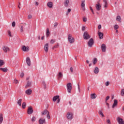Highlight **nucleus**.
<instances>
[{"label": "nucleus", "instance_id": "2f4dec72", "mask_svg": "<svg viewBox=\"0 0 124 124\" xmlns=\"http://www.w3.org/2000/svg\"><path fill=\"white\" fill-rule=\"evenodd\" d=\"M99 114L100 115V116H101L102 117H105L104 116V114H103V112H102V110H100L99 111Z\"/></svg>", "mask_w": 124, "mask_h": 124}, {"label": "nucleus", "instance_id": "20e7f679", "mask_svg": "<svg viewBox=\"0 0 124 124\" xmlns=\"http://www.w3.org/2000/svg\"><path fill=\"white\" fill-rule=\"evenodd\" d=\"M93 43H94L93 42V39L91 38L88 42V46L89 47H93Z\"/></svg>", "mask_w": 124, "mask_h": 124}, {"label": "nucleus", "instance_id": "b1692460", "mask_svg": "<svg viewBox=\"0 0 124 124\" xmlns=\"http://www.w3.org/2000/svg\"><path fill=\"white\" fill-rule=\"evenodd\" d=\"M98 72H99V69L98 68V67H95L94 70V73H95V74H97Z\"/></svg>", "mask_w": 124, "mask_h": 124}, {"label": "nucleus", "instance_id": "ea45409f", "mask_svg": "<svg viewBox=\"0 0 124 124\" xmlns=\"http://www.w3.org/2000/svg\"><path fill=\"white\" fill-rule=\"evenodd\" d=\"M114 30H118L119 29V26L118 25H115L114 27Z\"/></svg>", "mask_w": 124, "mask_h": 124}, {"label": "nucleus", "instance_id": "4c0bfd02", "mask_svg": "<svg viewBox=\"0 0 124 124\" xmlns=\"http://www.w3.org/2000/svg\"><path fill=\"white\" fill-rule=\"evenodd\" d=\"M121 95L122 96H124V89H122L121 91Z\"/></svg>", "mask_w": 124, "mask_h": 124}, {"label": "nucleus", "instance_id": "0eeeda50", "mask_svg": "<svg viewBox=\"0 0 124 124\" xmlns=\"http://www.w3.org/2000/svg\"><path fill=\"white\" fill-rule=\"evenodd\" d=\"M68 120H72L73 119V113L68 112L66 116Z\"/></svg>", "mask_w": 124, "mask_h": 124}, {"label": "nucleus", "instance_id": "4d7b16f0", "mask_svg": "<svg viewBox=\"0 0 124 124\" xmlns=\"http://www.w3.org/2000/svg\"><path fill=\"white\" fill-rule=\"evenodd\" d=\"M107 123L108 124H111V121L109 119L107 120Z\"/></svg>", "mask_w": 124, "mask_h": 124}, {"label": "nucleus", "instance_id": "680f3d73", "mask_svg": "<svg viewBox=\"0 0 124 124\" xmlns=\"http://www.w3.org/2000/svg\"><path fill=\"white\" fill-rule=\"evenodd\" d=\"M78 90L79 92H80V85H79V84H78Z\"/></svg>", "mask_w": 124, "mask_h": 124}, {"label": "nucleus", "instance_id": "6e6552de", "mask_svg": "<svg viewBox=\"0 0 124 124\" xmlns=\"http://www.w3.org/2000/svg\"><path fill=\"white\" fill-rule=\"evenodd\" d=\"M2 49H3V51H4V53H7V52H9V51H10L9 47L5 46L2 47Z\"/></svg>", "mask_w": 124, "mask_h": 124}, {"label": "nucleus", "instance_id": "5701e85b", "mask_svg": "<svg viewBox=\"0 0 124 124\" xmlns=\"http://www.w3.org/2000/svg\"><path fill=\"white\" fill-rule=\"evenodd\" d=\"M48 43H46L45 46H44V50H45V51L47 53V52H48Z\"/></svg>", "mask_w": 124, "mask_h": 124}, {"label": "nucleus", "instance_id": "c9c22d12", "mask_svg": "<svg viewBox=\"0 0 124 124\" xmlns=\"http://www.w3.org/2000/svg\"><path fill=\"white\" fill-rule=\"evenodd\" d=\"M96 62H97V59L95 58L93 60V64H95Z\"/></svg>", "mask_w": 124, "mask_h": 124}, {"label": "nucleus", "instance_id": "69168bd1", "mask_svg": "<svg viewBox=\"0 0 124 124\" xmlns=\"http://www.w3.org/2000/svg\"><path fill=\"white\" fill-rule=\"evenodd\" d=\"M71 9H68L67 12H68V13H69V12H71Z\"/></svg>", "mask_w": 124, "mask_h": 124}, {"label": "nucleus", "instance_id": "423d86ee", "mask_svg": "<svg viewBox=\"0 0 124 124\" xmlns=\"http://www.w3.org/2000/svg\"><path fill=\"white\" fill-rule=\"evenodd\" d=\"M100 2V0H99L97 2L98 3L96 4L95 5V8L96 9V10H97V11H99L100 9H101V5L100 4V3H99Z\"/></svg>", "mask_w": 124, "mask_h": 124}, {"label": "nucleus", "instance_id": "f8f14e48", "mask_svg": "<svg viewBox=\"0 0 124 124\" xmlns=\"http://www.w3.org/2000/svg\"><path fill=\"white\" fill-rule=\"evenodd\" d=\"M45 123H46V120H45V119L41 118L39 120V124H45Z\"/></svg>", "mask_w": 124, "mask_h": 124}, {"label": "nucleus", "instance_id": "864d4df0", "mask_svg": "<svg viewBox=\"0 0 124 124\" xmlns=\"http://www.w3.org/2000/svg\"><path fill=\"white\" fill-rule=\"evenodd\" d=\"M23 31H24V29H23V26H21V28H20L21 32H23Z\"/></svg>", "mask_w": 124, "mask_h": 124}, {"label": "nucleus", "instance_id": "aec40b11", "mask_svg": "<svg viewBox=\"0 0 124 124\" xmlns=\"http://www.w3.org/2000/svg\"><path fill=\"white\" fill-rule=\"evenodd\" d=\"M104 3V7L105 8H107L108 6V2H107V0H103Z\"/></svg>", "mask_w": 124, "mask_h": 124}, {"label": "nucleus", "instance_id": "f03ea898", "mask_svg": "<svg viewBox=\"0 0 124 124\" xmlns=\"http://www.w3.org/2000/svg\"><path fill=\"white\" fill-rule=\"evenodd\" d=\"M68 40L70 43L71 44L74 43V41H75L74 38L72 37V35H71V34H69L68 35Z\"/></svg>", "mask_w": 124, "mask_h": 124}, {"label": "nucleus", "instance_id": "f3484780", "mask_svg": "<svg viewBox=\"0 0 124 124\" xmlns=\"http://www.w3.org/2000/svg\"><path fill=\"white\" fill-rule=\"evenodd\" d=\"M99 39H103V33L101 32H98Z\"/></svg>", "mask_w": 124, "mask_h": 124}, {"label": "nucleus", "instance_id": "9d476101", "mask_svg": "<svg viewBox=\"0 0 124 124\" xmlns=\"http://www.w3.org/2000/svg\"><path fill=\"white\" fill-rule=\"evenodd\" d=\"M106 45L104 44H102L101 49L102 52H106Z\"/></svg>", "mask_w": 124, "mask_h": 124}, {"label": "nucleus", "instance_id": "338daca9", "mask_svg": "<svg viewBox=\"0 0 124 124\" xmlns=\"http://www.w3.org/2000/svg\"><path fill=\"white\" fill-rule=\"evenodd\" d=\"M87 63H90V61L89 60H86Z\"/></svg>", "mask_w": 124, "mask_h": 124}, {"label": "nucleus", "instance_id": "8fccbe9b", "mask_svg": "<svg viewBox=\"0 0 124 124\" xmlns=\"http://www.w3.org/2000/svg\"><path fill=\"white\" fill-rule=\"evenodd\" d=\"M83 22H87V18L83 17Z\"/></svg>", "mask_w": 124, "mask_h": 124}, {"label": "nucleus", "instance_id": "6e6d98bb", "mask_svg": "<svg viewBox=\"0 0 124 124\" xmlns=\"http://www.w3.org/2000/svg\"><path fill=\"white\" fill-rule=\"evenodd\" d=\"M90 9L92 12L93 11V7H92L91 6L90 7Z\"/></svg>", "mask_w": 124, "mask_h": 124}, {"label": "nucleus", "instance_id": "ddd939ff", "mask_svg": "<svg viewBox=\"0 0 124 124\" xmlns=\"http://www.w3.org/2000/svg\"><path fill=\"white\" fill-rule=\"evenodd\" d=\"M26 63L28 66H31V59L30 57H27L26 58Z\"/></svg>", "mask_w": 124, "mask_h": 124}, {"label": "nucleus", "instance_id": "c756f323", "mask_svg": "<svg viewBox=\"0 0 124 124\" xmlns=\"http://www.w3.org/2000/svg\"><path fill=\"white\" fill-rule=\"evenodd\" d=\"M17 104L19 106H21L22 105V99H20L17 101Z\"/></svg>", "mask_w": 124, "mask_h": 124}, {"label": "nucleus", "instance_id": "a878e982", "mask_svg": "<svg viewBox=\"0 0 124 124\" xmlns=\"http://www.w3.org/2000/svg\"><path fill=\"white\" fill-rule=\"evenodd\" d=\"M3 122V117H2V114H0V124H2Z\"/></svg>", "mask_w": 124, "mask_h": 124}, {"label": "nucleus", "instance_id": "9b49d317", "mask_svg": "<svg viewBox=\"0 0 124 124\" xmlns=\"http://www.w3.org/2000/svg\"><path fill=\"white\" fill-rule=\"evenodd\" d=\"M117 121L119 124H124V120L120 117L117 118Z\"/></svg>", "mask_w": 124, "mask_h": 124}, {"label": "nucleus", "instance_id": "f704fd0d", "mask_svg": "<svg viewBox=\"0 0 124 124\" xmlns=\"http://www.w3.org/2000/svg\"><path fill=\"white\" fill-rule=\"evenodd\" d=\"M60 47V44H57V45H55L54 46H53L52 49H56V48H59Z\"/></svg>", "mask_w": 124, "mask_h": 124}, {"label": "nucleus", "instance_id": "f257e3e1", "mask_svg": "<svg viewBox=\"0 0 124 124\" xmlns=\"http://www.w3.org/2000/svg\"><path fill=\"white\" fill-rule=\"evenodd\" d=\"M83 38L85 40H88V39H90L91 38V36L88 33V31H85L83 33Z\"/></svg>", "mask_w": 124, "mask_h": 124}, {"label": "nucleus", "instance_id": "e2e57ef3", "mask_svg": "<svg viewBox=\"0 0 124 124\" xmlns=\"http://www.w3.org/2000/svg\"><path fill=\"white\" fill-rule=\"evenodd\" d=\"M43 85L44 86L46 85V83L45 82V81H43Z\"/></svg>", "mask_w": 124, "mask_h": 124}, {"label": "nucleus", "instance_id": "473e14b6", "mask_svg": "<svg viewBox=\"0 0 124 124\" xmlns=\"http://www.w3.org/2000/svg\"><path fill=\"white\" fill-rule=\"evenodd\" d=\"M81 7H84L85 6V0H83L81 1Z\"/></svg>", "mask_w": 124, "mask_h": 124}, {"label": "nucleus", "instance_id": "5fc2aeb1", "mask_svg": "<svg viewBox=\"0 0 124 124\" xmlns=\"http://www.w3.org/2000/svg\"><path fill=\"white\" fill-rule=\"evenodd\" d=\"M85 26H82V31H85Z\"/></svg>", "mask_w": 124, "mask_h": 124}, {"label": "nucleus", "instance_id": "dca6fc26", "mask_svg": "<svg viewBox=\"0 0 124 124\" xmlns=\"http://www.w3.org/2000/svg\"><path fill=\"white\" fill-rule=\"evenodd\" d=\"M47 6L49 8H52V7H53V6H54V4L52 2H48L47 3Z\"/></svg>", "mask_w": 124, "mask_h": 124}, {"label": "nucleus", "instance_id": "4be33fe9", "mask_svg": "<svg viewBox=\"0 0 124 124\" xmlns=\"http://www.w3.org/2000/svg\"><path fill=\"white\" fill-rule=\"evenodd\" d=\"M58 76V80H60V79H61V78H62V77L63 76V75L62 74V72H59L57 75Z\"/></svg>", "mask_w": 124, "mask_h": 124}, {"label": "nucleus", "instance_id": "603ef678", "mask_svg": "<svg viewBox=\"0 0 124 124\" xmlns=\"http://www.w3.org/2000/svg\"><path fill=\"white\" fill-rule=\"evenodd\" d=\"M109 98H110V96H107V97L106 98V101H107L108 100Z\"/></svg>", "mask_w": 124, "mask_h": 124}, {"label": "nucleus", "instance_id": "a211bd4d", "mask_svg": "<svg viewBox=\"0 0 124 124\" xmlns=\"http://www.w3.org/2000/svg\"><path fill=\"white\" fill-rule=\"evenodd\" d=\"M69 4V0H65L64 2V6H65V7H68Z\"/></svg>", "mask_w": 124, "mask_h": 124}, {"label": "nucleus", "instance_id": "7ed1b4c3", "mask_svg": "<svg viewBox=\"0 0 124 124\" xmlns=\"http://www.w3.org/2000/svg\"><path fill=\"white\" fill-rule=\"evenodd\" d=\"M67 90L68 93H71V90H72V84H71V83H68L67 84Z\"/></svg>", "mask_w": 124, "mask_h": 124}, {"label": "nucleus", "instance_id": "4468645a", "mask_svg": "<svg viewBox=\"0 0 124 124\" xmlns=\"http://www.w3.org/2000/svg\"><path fill=\"white\" fill-rule=\"evenodd\" d=\"M117 105H118V100H117L116 99H115L114 100V103L112 106V108H115V107H116Z\"/></svg>", "mask_w": 124, "mask_h": 124}, {"label": "nucleus", "instance_id": "13d9d810", "mask_svg": "<svg viewBox=\"0 0 124 124\" xmlns=\"http://www.w3.org/2000/svg\"><path fill=\"white\" fill-rule=\"evenodd\" d=\"M98 30H100L101 29V25H99L98 26Z\"/></svg>", "mask_w": 124, "mask_h": 124}, {"label": "nucleus", "instance_id": "7c9ffc66", "mask_svg": "<svg viewBox=\"0 0 124 124\" xmlns=\"http://www.w3.org/2000/svg\"><path fill=\"white\" fill-rule=\"evenodd\" d=\"M26 106H27V104L26 103V102H23L22 103V108L23 109H25L26 108Z\"/></svg>", "mask_w": 124, "mask_h": 124}, {"label": "nucleus", "instance_id": "39448f33", "mask_svg": "<svg viewBox=\"0 0 124 124\" xmlns=\"http://www.w3.org/2000/svg\"><path fill=\"white\" fill-rule=\"evenodd\" d=\"M33 113V109L32 107H29L28 109L27 110V113L28 115H31Z\"/></svg>", "mask_w": 124, "mask_h": 124}, {"label": "nucleus", "instance_id": "412c9836", "mask_svg": "<svg viewBox=\"0 0 124 124\" xmlns=\"http://www.w3.org/2000/svg\"><path fill=\"white\" fill-rule=\"evenodd\" d=\"M31 81H28L25 88H31Z\"/></svg>", "mask_w": 124, "mask_h": 124}, {"label": "nucleus", "instance_id": "3c124183", "mask_svg": "<svg viewBox=\"0 0 124 124\" xmlns=\"http://www.w3.org/2000/svg\"><path fill=\"white\" fill-rule=\"evenodd\" d=\"M14 81L15 82V84H18V83H19V82L17 80H16V79H14Z\"/></svg>", "mask_w": 124, "mask_h": 124}, {"label": "nucleus", "instance_id": "58836bf2", "mask_svg": "<svg viewBox=\"0 0 124 124\" xmlns=\"http://www.w3.org/2000/svg\"><path fill=\"white\" fill-rule=\"evenodd\" d=\"M55 42H56V41L54 39H51L50 40V43L51 44H54V43H55Z\"/></svg>", "mask_w": 124, "mask_h": 124}, {"label": "nucleus", "instance_id": "0e129e2a", "mask_svg": "<svg viewBox=\"0 0 124 124\" xmlns=\"http://www.w3.org/2000/svg\"><path fill=\"white\" fill-rule=\"evenodd\" d=\"M31 17H32L31 16V15L28 16V18L29 19H31Z\"/></svg>", "mask_w": 124, "mask_h": 124}, {"label": "nucleus", "instance_id": "c85d7f7f", "mask_svg": "<svg viewBox=\"0 0 124 124\" xmlns=\"http://www.w3.org/2000/svg\"><path fill=\"white\" fill-rule=\"evenodd\" d=\"M58 98H60V96L59 95L55 96L53 98V101H56V100H57V99H58Z\"/></svg>", "mask_w": 124, "mask_h": 124}, {"label": "nucleus", "instance_id": "393cba45", "mask_svg": "<svg viewBox=\"0 0 124 124\" xmlns=\"http://www.w3.org/2000/svg\"><path fill=\"white\" fill-rule=\"evenodd\" d=\"M48 113V111L47 109H45L43 112H42V116H45L46 114H47Z\"/></svg>", "mask_w": 124, "mask_h": 124}, {"label": "nucleus", "instance_id": "bf43d9fd", "mask_svg": "<svg viewBox=\"0 0 124 124\" xmlns=\"http://www.w3.org/2000/svg\"><path fill=\"white\" fill-rule=\"evenodd\" d=\"M57 103H60V101H61V99H60V98H59L58 99H57Z\"/></svg>", "mask_w": 124, "mask_h": 124}, {"label": "nucleus", "instance_id": "052dcab7", "mask_svg": "<svg viewBox=\"0 0 124 124\" xmlns=\"http://www.w3.org/2000/svg\"><path fill=\"white\" fill-rule=\"evenodd\" d=\"M82 10L83 11H85L86 10V7H82Z\"/></svg>", "mask_w": 124, "mask_h": 124}, {"label": "nucleus", "instance_id": "c03bdc74", "mask_svg": "<svg viewBox=\"0 0 124 124\" xmlns=\"http://www.w3.org/2000/svg\"><path fill=\"white\" fill-rule=\"evenodd\" d=\"M46 118L48 119H51V117L50 116L49 112H48L47 114Z\"/></svg>", "mask_w": 124, "mask_h": 124}, {"label": "nucleus", "instance_id": "774afa93", "mask_svg": "<svg viewBox=\"0 0 124 124\" xmlns=\"http://www.w3.org/2000/svg\"><path fill=\"white\" fill-rule=\"evenodd\" d=\"M36 5H38L39 3L38 2H35Z\"/></svg>", "mask_w": 124, "mask_h": 124}, {"label": "nucleus", "instance_id": "6ab92c4d", "mask_svg": "<svg viewBox=\"0 0 124 124\" xmlns=\"http://www.w3.org/2000/svg\"><path fill=\"white\" fill-rule=\"evenodd\" d=\"M97 96V95L95 93H92L91 94V98H92V99H95Z\"/></svg>", "mask_w": 124, "mask_h": 124}, {"label": "nucleus", "instance_id": "49530a36", "mask_svg": "<svg viewBox=\"0 0 124 124\" xmlns=\"http://www.w3.org/2000/svg\"><path fill=\"white\" fill-rule=\"evenodd\" d=\"M36 118L35 117H33L31 119L32 122H35Z\"/></svg>", "mask_w": 124, "mask_h": 124}, {"label": "nucleus", "instance_id": "2eb2a0df", "mask_svg": "<svg viewBox=\"0 0 124 124\" xmlns=\"http://www.w3.org/2000/svg\"><path fill=\"white\" fill-rule=\"evenodd\" d=\"M26 94L28 95H31V93H32V91L31 89H28L25 91Z\"/></svg>", "mask_w": 124, "mask_h": 124}, {"label": "nucleus", "instance_id": "09e8293b", "mask_svg": "<svg viewBox=\"0 0 124 124\" xmlns=\"http://www.w3.org/2000/svg\"><path fill=\"white\" fill-rule=\"evenodd\" d=\"M25 74H24V73H22L21 74H20V77L21 78H23V77H24Z\"/></svg>", "mask_w": 124, "mask_h": 124}, {"label": "nucleus", "instance_id": "72a5a7b5", "mask_svg": "<svg viewBox=\"0 0 124 124\" xmlns=\"http://www.w3.org/2000/svg\"><path fill=\"white\" fill-rule=\"evenodd\" d=\"M50 35V31H49V29L47 28L46 29V37H48Z\"/></svg>", "mask_w": 124, "mask_h": 124}, {"label": "nucleus", "instance_id": "79ce46f5", "mask_svg": "<svg viewBox=\"0 0 124 124\" xmlns=\"http://www.w3.org/2000/svg\"><path fill=\"white\" fill-rule=\"evenodd\" d=\"M8 35L10 36L11 37H12V35H11V31H8Z\"/></svg>", "mask_w": 124, "mask_h": 124}, {"label": "nucleus", "instance_id": "1a4fd4ad", "mask_svg": "<svg viewBox=\"0 0 124 124\" xmlns=\"http://www.w3.org/2000/svg\"><path fill=\"white\" fill-rule=\"evenodd\" d=\"M22 50H23L24 52H29V51L30 50V47H29V46H24L22 47Z\"/></svg>", "mask_w": 124, "mask_h": 124}, {"label": "nucleus", "instance_id": "37998d69", "mask_svg": "<svg viewBox=\"0 0 124 124\" xmlns=\"http://www.w3.org/2000/svg\"><path fill=\"white\" fill-rule=\"evenodd\" d=\"M109 85H110V82L109 81H107L105 83V85L106 86H109Z\"/></svg>", "mask_w": 124, "mask_h": 124}, {"label": "nucleus", "instance_id": "cd10ccee", "mask_svg": "<svg viewBox=\"0 0 124 124\" xmlns=\"http://www.w3.org/2000/svg\"><path fill=\"white\" fill-rule=\"evenodd\" d=\"M0 69L3 71V72H7L8 71L7 68H0Z\"/></svg>", "mask_w": 124, "mask_h": 124}, {"label": "nucleus", "instance_id": "bb28decb", "mask_svg": "<svg viewBox=\"0 0 124 124\" xmlns=\"http://www.w3.org/2000/svg\"><path fill=\"white\" fill-rule=\"evenodd\" d=\"M116 21H118V22H122V18H121V16H118L116 17Z\"/></svg>", "mask_w": 124, "mask_h": 124}, {"label": "nucleus", "instance_id": "de8ad7c7", "mask_svg": "<svg viewBox=\"0 0 124 124\" xmlns=\"http://www.w3.org/2000/svg\"><path fill=\"white\" fill-rule=\"evenodd\" d=\"M70 71H71V73H73V67H70Z\"/></svg>", "mask_w": 124, "mask_h": 124}, {"label": "nucleus", "instance_id": "e433bc0d", "mask_svg": "<svg viewBox=\"0 0 124 124\" xmlns=\"http://www.w3.org/2000/svg\"><path fill=\"white\" fill-rule=\"evenodd\" d=\"M4 64V62L3 60H0V66H2Z\"/></svg>", "mask_w": 124, "mask_h": 124}, {"label": "nucleus", "instance_id": "a19ab883", "mask_svg": "<svg viewBox=\"0 0 124 124\" xmlns=\"http://www.w3.org/2000/svg\"><path fill=\"white\" fill-rule=\"evenodd\" d=\"M12 27H15V26H16V23L15 22V21H13L12 23Z\"/></svg>", "mask_w": 124, "mask_h": 124}, {"label": "nucleus", "instance_id": "a18cd8bd", "mask_svg": "<svg viewBox=\"0 0 124 124\" xmlns=\"http://www.w3.org/2000/svg\"><path fill=\"white\" fill-rule=\"evenodd\" d=\"M57 27H58V23L55 22L54 25V28H57Z\"/></svg>", "mask_w": 124, "mask_h": 124}]
</instances>
